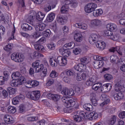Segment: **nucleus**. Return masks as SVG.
I'll return each instance as SVG.
<instances>
[{
  "label": "nucleus",
  "instance_id": "obj_27",
  "mask_svg": "<svg viewBox=\"0 0 125 125\" xmlns=\"http://www.w3.org/2000/svg\"><path fill=\"white\" fill-rule=\"evenodd\" d=\"M85 78H86V75L85 73H83L82 74H77L76 79L78 82H81V81L85 80Z\"/></svg>",
  "mask_w": 125,
  "mask_h": 125
},
{
  "label": "nucleus",
  "instance_id": "obj_56",
  "mask_svg": "<svg viewBox=\"0 0 125 125\" xmlns=\"http://www.w3.org/2000/svg\"><path fill=\"white\" fill-rule=\"evenodd\" d=\"M54 83V80H53V79H50L48 80L46 83V85L48 86H50V85H51V84H53Z\"/></svg>",
  "mask_w": 125,
  "mask_h": 125
},
{
  "label": "nucleus",
  "instance_id": "obj_45",
  "mask_svg": "<svg viewBox=\"0 0 125 125\" xmlns=\"http://www.w3.org/2000/svg\"><path fill=\"white\" fill-rule=\"evenodd\" d=\"M66 75L67 77H73L75 76V72L71 70H67L66 71Z\"/></svg>",
  "mask_w": 125,
  "mask_h": 125
},
{
  "label": "nucleus",
  "instance_id": "obj_21",
  "mask_svg": "<svg viewBox=\"0 0 125 125\" xmlns=\"http://www.w3.org/2000/svg\"><path fill=\"white\" fill-rule=\"evenodd\" d=\"M46 27V24H45V23H37L36 25H35V28L36 31H43Z\"/></svg>",
  "mask_w": 125,
  "mask_h": 125
},
{
  "label": "nucleus",
  "instance_id": "obj_36",
  "mask_svg": "<svg viewBox=\"0 0 125 125\" xmlns=\"http://www.w3.org/2000/svg\"><path fill=\"white\" fill-rule=\"evenodd\" d=\"M31 56H32L33 58H38L39 57H43V55L41 53H39L37 51L34 52L31 54Z\"/></svg>",
  "mask_w": 125,
  "mask_h": 125
},
{
  "label": "nucleus",
  "instance_id": "obj_8",
  "mask_svg": "<svg viewBox=\"0 0 125 125\" xmlns=\"http://www.w3.org/2000/svg\"><path fill=\"white\" fill-rule=\"evenodd\" d=\"M11 58L15 62L20 63L23 62L24 56L22 54H19V53H14L11 55Z\"/></svg>",
  "mask_w": 125,
  "mask_h": 125
},
{
  "label": "nucleus",
  "instance_id": "obj_1",
  "mask_svg": "<svg viewBox=\"0 0 125 125\" xmlns=\"http://www.w3.org/2000/svg\"><path fill=\"white\" fill-rule=\"evenodd\" d=\"M98 118V114L95 111H93L88 114L83 111H78L77 115L73 116L74 120L77 123H80L84 119H88L89 121H92V120H96Z\"/></svg>",
  "mask_w": 125,
  "mask_h": 125
},
{
  "label": "nucleus",
  "instance_id": "obj_53",
  "mask_svg": "<svg viewBox=\"0 0 125 125\" xmlns=\"http://www.w3.org/2000/svg\"><path fill=\"white\" fill-rule=\"evenodd\" d=\"M50 78H56V77H58V74L55 70H53L50 74Z\"/></svg>",
  "mask_w": 125,
  "mask_h": 125
},
{
  "label": "nucleus",
  "instance_id": "obj_52",
  "mask_svg": "<svg viewBox=\"0 0 125 125\" xmlns=\"http://www.w3.org/2000/svg\"><path fill=\"white\" fill-rule=\"evenodd\" d=\"M90 100L93 106H97L98 105V104L97 103V100L95 97L91 98Z\"/></svg>",
  "mask_w": 125,
  "mask_h": 125
},
{
  "label": "nucleus",
  "instance_id": "obj_39",
  "mask_svg": "<svg viewBox=\"0 0 125 125\" xmlns=\"http://www.w3.org/2000/svg\"><path fill=\"white\" fill-rule=\"evenodd\" d=\"M116 121H117V117H116V116L113 115L111 117V118L110 119L109 124L110 125H115V124H116Z\"/></svg>",
  "mask_w": 125,
  "mask_h": 125
},
{
  "label": "nucleus",
  "instance_id": "obj_6",
  "mask_svg": "<svg viewBox=\"0 0 125 125\" xmlns=\"http://www.w3.org/2000/svg\"><path fill=\"white\" fill-rule=\"evenodd\" d=\"M106 29L104 32L106 36L110 37L113 35V32H116L117 30V25L114 23H108L106 25Z\"/></svg>",
  "mask_w": 125,
  "mask_h": 125
},
{
  "label": "nucleus",
  "instance_id": "obj_7",
  "mask_svg": "<svg viewBox=\"0 0 125 125\" xmlns=\"http://www.w3.org/2000/svg\"><path fill=\"white\" fill-rule=\"evenodd\" d=\"M26 96L28 98H29V99L37 101V100H39L40 97H41V92H40V91L29 92L27 94Z\"/></svg>",
  "mask_w": 125,
  "mask_h": 125
},
{
  "label": "nucleus",
  "instance_id": "obj_28",
  "mask_svg": "<svg viewBox=\"0 0 125 125\" xmlns=\"http://www.w3.org/2000/svg\"><path fill=\"white\" fill-rule=\"evenodd\" d=\"M21 78H24V77L22 76L19 72H15L12 74L13 80H20Z\"/></svg>",
  "mask_w": 125,
  "mask_h": 125
},
{
  "label": "nucleus",
  "instance_id": "obj_15",
  "mask_svg": "<svg viewBox=\"0 0 125 125\" xmlns=\"http://www.w3.org/2000/svg\"><path fill=\"white\" fill-rule=\"evenodd\" d=\"M100 87L101 92L105 93V92H108V91H110V89H112V84L107 83Z\"/></svg>",
  "mask_w": 125,
  "mask_h": 125
},
{
  "label": "nucleus",
  "instance_id": "obj_60",
  "mask_svg": "<svg viewBox=\"0 0 125 125\" xmlns=\"http://www.w3.org/2000/svg\"><path fill=\"white\" fill-rule=\"evenodd\" d=\"M85 84L87 86H91L93 84L92 82L88 79L85 82Z\"/></svg>",
  "mask_w": 125,
  "mask_h": 125
},
{
  "label": "nucleus",
  "instance_id": "obj_43",
  "mask_svg": "<svg viewBox=\"0 0 125 125\" xmlns=\"http://www.w3.org/2000/svg\"><path fill=\"white\" fill-rule=\"evenodd\" d=\"M69 6L63 5L61 8V11L62 13H66L68 11V9H69Z\"/></svg>",
  "mask_w": 125,
  "mask_h": 125
},
{
  "label": "nucleus",
  "instance_id": "obj_2",
  "mask_svg": "<svg viewBox=\"0 0 125 125\" xmlns=\"http://www.w3.org/2000/svg\"><path fill=\"white\" fill-rule=\"evenodd\" d=\"M50 65L52 67H57L58 64L60 66H66L67 65V60L63 57L59 56L57 59L50 58L49 60Z\"/></svg>",
  "mask_w": 125,
  "mask_h": 125
},
{
  "label": "nucleus",
  "instance_id": "obj_54",
  "mask_svg": "<svg viewBox=\"0 0 125 125\" xmlns=\"http://www.w3.org/2000/svg\"><path fill=\"white\" fill-rule=\"evenodd\" d=\"M12 49V45L10 44H8L4 47V50L5 51H10Z\"/></svg>",
  "mask_w": 125,
  "mask_h": 125
},
{
  "label": "nucleus",
  "instance_id": "obj_46",
  "mask_svg": "<svg viewBox=\"0 0 125 125\" xmlns=\"http://www.w3.org/2000/svg\"><path fill=\"white\" fill-rule=\"evenodd\" d=\"M51 34V31L49 29H47L45 31L43 32V36L44 37H50Z\"/></svg>",
  "mask_w": 125,
  "mask_h": 125
},
{
  "label": "nucleus",
  "instance_id": "obj_25",
  "mask_svg": "<svg viewBox=\"0 0 125 125\" xmlns=\"http://www.w3.org/2000/svg\"><path fill=\"white\" fill-rule=\"evenodd\" d=\"M74 38L75 41L77 42H81L83 41V35H82L81 32H78L76 33L74 35Z\"/></svg>",
  "mask_w": 125,
  "mask_h": 125
},
{
  "label": "nucleus",
  "instance_id": "obj_61",
  "mask_svg": "<svg viewBox=\"0 0 125 125\" xmlns=\"http://www.w3.org/2000/svg\"><path fill=\"white\" fill-rule=\"evenodd\" d=\"M122 92H119L118 93H117L118 96V98L119 99V100L121 99H123V98H124V94Z\"/></svg>",
  "mask_w": 125,
  "mask_h": 125
},
{
  "label": "nucleus",
  "instance_id": "obj_32",
  "mask_svg": "<svg viewBox=\"0 0 125 125\" xmlns=\"http://www.w3.org/2000/svg\"><path fill=\"white\" fill-rule=\"evenodd\" d=\"M58 21L59 23H61L62 25H64L67 22V20L63 16H60L58 18Z\"/></svg>",
  "mask_w": 125,
  "mask_h": 125
},
{
  "label": "nucleus",
  "instance_id": "obj_31",
  "mask_svg": "<svg viewBox=\"0 0 125 125\" xmlns=\"http://www.w3.org/2000/svg\"><path fill=\"white\" fill-rule=\"evenodd\" d=\"M35 16L30 15L28 16L27 19L26 20V22L30 23L32 26H35V23H34V19L35 18Z\"/></svg>",
  "mask_w": 125,
  "mask_h": 125
},
{
  "label": "nucleus",
  "instance_id": "obj_4",
  "mask_svg": "<svg viewBox=\"0 0 125 125\" xmlns=\"http://www.w3.org/2000/svg\"><path fill=\"white\" fill-rule=\"evenodd\" d=\"M46 42V39H45V38H41L34 45V48L39 52H41V53L45 52V51H46L45 48H44L43 45H42V43H44V42Z\"/></svg>",
  "mask_w": 125,
  "mask_h": 125
},
{
  "label": "nucleus",
  "instance_id": "obj_48",
  "mask_svg": "<svg viewBox=\"0 0 125 125\" xmlns=\"http://www.w3.org/2000/svg\"><path fill=\"white\" fill-rule=\"evenodd\" d=\"M6 81H7V80L3 77V76H0V85H3Z\"/></svg>",
  "mask_w": 125,
  "mask_h": 125
},
{
  "label": "nucleus",
  "instance_id": "obj_38",
  "mask_svg": "<svg viewBox=\"0 0 125 125\" xmlns=\"http://www.w3.org/2000/svg\"><path fill=\"white\" fill-rule=\"evenodd\" d=\"M8 112L10 114H14L16 112V108L14 106H9L7 108Z\"/></svg>",
  "mask_w": 125,
  "mask_h": 125
},
{
  "label": "nucleus",
  "instance_id": "obj_62",
  "mask_svg": "<svg viewBox=\"0 0 125 125\" xmlns=\"http://www.w3.org/2000/svg\"><path fill=\"white\" fill-rule=\"evenodd\" d=\"M57 89L58 90V91L60 92L62 90V85H61V84L60 83H59L57 85Z\"/></svg>",
  "mask_w": 125,
  "mask_h": 125
},
{
  "label": "nucleus",
  "instance_id": "obj_16",
  "mask_svg": "<svg viewBox=\"0 0 125 125\" xmlns=\"http://www.w3.org/2000/svg\"><path fill=\"white\" fill-rule=\"evenodd\" d=\"M4 121L6 124H13L14 123V119L11 116L6 114L4 116Z\"/></svg>",
  "mask_w": 125,
  "mask_h": 125
},
{
  "label": "nucleus",
  "instance_id": "obj_58",
  "mask_svg": "<svg viewBox=\"0 0 125 125\" xmlns=\"http://www.w3.org/2000/svg\"><path fill=\"white\" fill-rule=\"evenodd\" d=\"M89 79H90V81L93 83V84L96 83L97 79L95 76L90 77Z\"/></svg>",
  "mask_w": 125,
  "mask_h": 125
},
{
  "label": "nucleus",
  "instance_id": "obj_51",
  "mask_svg": "<svg viewBox=\"0 0 125 125\" xmlns=\"http://www.w3.org/2000/svg\"><path fill=\"white\" fill-rule=\"evenodd\" d=\"M73 52L75 54V55H78V54H80L81 52H82V49L80 48H76L75 49L73 50Z\"/></svg>",
  "mask_w": 125,
  "mask_h": 125
},
{
  "label": "nucleus",
  "instance_id": "obj_47",
  "mask_svg": "<svg viewBox=\"0 0 125 125\" xmlns=\"http://www.w3.org/2000/svg\"><path fill=\"white\" fill-rule=\"evenodd\" d=\"M47 47L50 50H54L55 49V44L54 43H51L47 44Z\"/></svg>",
  "mask_w": 125,
  "mask_h": 125
},
{
  "label": "nucleus",
  "instance_id": "obj_57",
  "mask_svg": "<svg viewBox=\"0 0 125 125\" xmlns=\"http://www.w3.org/2000/svg\"><path fill=\"white\" fill-rule=\"evenodd\" d=\"M93 58L94 60H96L97 61H101L103 59L102 57L100 56H94Z\"/></svg>",
  "mask_w": 125,
  "mask_h": 125
},
{
  "label": "nucleus",
  "instance_id": "obj_11",
  "mask_svg": "<svg viewBox=\"0 0 125 125\" xmlns=\"http://www.w3.org/2000/svg\"><path fill=\"white\" fill-rule=\"evenodd\" d=\"M62 94L66 97L70 98V96H73L75 95V91L72 89H68L67 87L63 88L62 91Z\"/></svg>",
  "mask_w": 125,
  "mask_h": 125
},
{
  "label": "nucleus",
  "instance_id": "obj_44",
  "mask_svg": "<svg viewBox=\"0 0 125 125\" xmlns=\"http://www.w3.org/2000/svg\"><path fill=\"white\" fill-rule=\"evenodd\" d=\"M39 84H40L39 81L36 80L31 81L30 85H32V87H36V86H38Z\"/></svg>",
  "mask_w": 125,
  "mask_h": 125
},
{
  "label": "nucleus",
  "instance_id": "obj_30",
  "mask_svg": "<svg viewBox=\"0 0 125 125\" xmlns=\"http://www.w3.org/2000/svg\"><path fill=\"white\" fill-rule=\"evenodd\" d=\"M102 13H103V11L102 9L94 10L93 15L95 17H98V16H100L101 15H102Z\"/></svg>",
  "mask_w": 125,
  "mask_h": 125
},
{
  "label": "nucleus",
  "instance_id": "obj_29",
  "mask_svg": "<svg viewBox=\"0 0 125 125\" xmlns=\"http://www.w3.org/2000/svg\"><path fill=\"white\" fill-rule=\"evenodd\" d=\"M91 24L93 26H101V24H102V21H101V20L99 19H94L91 21Z\"/></svg>",
  "mask_w": 125,
  "mask_h": 125
},
{
  "label": "nucleus",
  "instance_id": "obj_42",
  "mask_svg": "<svg viewBox=\"0 0 125 125\" xmlns=\"http://www.w3.org/2000/svg\"><path fill=\"white\" fill-rule=\"evenodd\" d=\"M104 78L105 81H109L113 79V76L110 74H105L104 75Z\"/></svg>",
  "mask_w": 125,
  "mask_h": 125
},
{
  "label": "nucleus",
  "instance_id": "obj_41",
  "mask_svg": "<svg viewBox=\"0 0 125 125\" xmlns=\"http://www.w3.org/2000/svg\"><path fill=\"white\" fill-rule=\"evenodd\" d=\"M110 62L111 63H117V61H118L119 59L118 57L116 55H112L110 57Z\"/></svg>",
  "mask_w": 125,
  "mask_h": 125
},
{
  "label": "nucleus",
  "instance_id": "obj_9",
  "mask_svg": "<svg viewBox=\"0 0 125 125\" xmlns=\"http://www.w3.org/2000/svg\"><path fill=\"white\" fill-rule=\"evenodd\" d=\"M12 81L10 82L11 86H15V87L18 86V85H21L23 83H26V79L25 77H21L20 79H13Z\"/></svg>",
  "mask_w": 125,
  "mask_h": 125
},
{
  "label": "nucleus",
  "instance_id": "obj_26",
  "mask_svg": "<svg viewBox=\"0 0 125 125\" xmlns=\"http://www.w3.org/2000/svg\"><path fill=\"white\" fill-rule=\"evenodd\" d=\"M74 47H75V43L74 42H71L70 43L65 44L62 47V49H66L69 50L70 49L74 48Z\"/></svg>",
  "mask_w": 125,
  "mask_h": 125
},
{
  "label": "nucleus",
  "instance_id": "obj_14",
  "mask_svg": "<svg viewBox=\"0 0 125 125\" xmlns=\"http://www.w3.org/2000/svg\"><path fill=\"white\" fill-rule=\"evenodd\" d=\"M47 98L53 100L55 102H57V101H59V100H60V99L61 98V96L58 94L48 93L47 95Z\"/></svg>",
  "mask_w": 125,
  "mask_h": 125
},
{
  "label": "nucleus",
  "instance_id": "obj_20",
  "mask_svg": "<svg viewBox=\"0 0 125 125\" xmlns=\"http://www.w3.org/2000/svg\"><path fill=\"white\" fill-rule=\"evenodd\" d=\"M102 100L104 101V102L101 104V106H104L105 104H109V103L110 102V99H109V97H108L107 95L104 94L102 95Z\"/></svg>",
  "mask_w": 125,
  "mask_h": 125
},
{
  "label": "nucleus",
  "instance_id": "obj_63",
  "mask_svg": "<svg viewBox=\"0 0 125 125\" xmlns=\"http://www.w3.org/2000/svg\"><path fill=\"white\" fill-rule=\"evenodd\" d=\"M50 10H51V6H50V5L46 6L44 8V11H45V12H48V11H50Z\"/></svg>",
  "mask_w": 125,
  "mask_h": 125
},
{
  "label": "nucleus",
  "instance_id": "obj_37",
  "mask_svg": "<svg viewBox=\"0 0 125 125\" xmlns=\"http://www.w3.org/2000/svg\"><path fill=\"white\" fill-rule=\"evenodd\" d=\"M83 108L86 111H91L92 110V105L90 104H85L83 105Z\"/></svg>",
  "mask_w": 125,
  "mask_h": 125
},
{
  "label": "nucleus",
  "instance_id": "obj_33",
  "mask_svg": "<svg viewBox=\"0 0 125 125\" xmlns=\"http://www.w3.org/2000/svg\"><path fill=\"white\" fill-rule=\"evenodd\" d=\"M54 18H55V14L51 13L49 14L47 17L46 21L47 22H52V21L54 20Z\"/></svg>",
  "mask_w": 125,
  "mask_h": 125
},
{
  "label": "nucleus",
  "instance_id": "obj_10",
  "mask_svg": "<svg viewBox=\"0 0 125 125\" xmlns=\"http://www.w3.org/2000/svg\"><path fill=\"white\" fill-rule=\"evenodd\" d=\"M97 8V4L91 2L87 4L84 7V10L87 13H91Z\"/></svg>",
  "mask_w": 125,
  "mask_h": 125
},
{
  "label": "nucleus",
  "instance_id": "obj_40",
  "mask_svg": "<svg viewBox=\"0 0 125 125\" xmlns=\"http://www.w3.org/2000/svg\"><path fill=\"white\" fill-rule=\"evenodd\" d=\"M26 111V105H24L23 104H21L19 106V113H24Z\"/></svg>",
  "mask_w": 125,
  "mask_h": 125
},
{
  "label": "nucleus",
  "instance_id": "obj_49",
  "mask_svg": "<svg viewBox=\"0 0 125 125\" xmlns=\"http://www.w3.org/2000/svg\"><path fill=\"white\" fill-rule=\"evenodd\" d=\"M100 86L98 85V84L94 83L93 85L92 86V88L93 90H98L100 87H101V83L99 84Z\"/></svg>",
  "mask_w": 125,
  "mask_h": 125
},
{
  "label": "nucleus",
  "instance_id": "obj_22",
  "mask_svg": "<svg viewBox=\"0 0 125 125\" xmlns=\"http://www.w3.org/2000/svg\"><path fill=\"white\" fill-rule=\"evenodd\" d=\"M0 21H3L4 23L9 22V16L7 14H1V12L0 11Z\"/></svg>",
  "mask_w": 125,
  "mask_h": 125
},
{
  "label": "nucleus",
  "instance_id": "obj_35",
  "mask_svg": "<svg viewBox=\"0 0 125 125\" xmlns=\"http://www.w3.org/2000/svg\"><path fill=\"white\" fill-rule=\"evenodd\" d=\"M62 56L63 57H69L71 55V51L69 49H65L62 53Z\"/></svg>",
  "mask_w": 125,
  "mask_h": 125
},
{
  "label": "nucleus",
  "instance_id": "obj_50",
  "mask_svg": "<svg viewBox=\"0 0 125 125\" xmlns=\"http://www.w3.org/2000/svg\"><path fill=\"white\" fill-rule=\"evenodd\" d=\"M9 75H10V73L9 72V71H7V70H5L3 72V77L7 80H8V78H9Z\"/></svg>",
  "mask_w": 125,
  "mask_h": 125
},
{
  "label": "nucleus",
  "instance_id": "obj_34",
  "mask_svg": "<svg viewBox=\"0 0 125 125\" xmlns=\"http://www.w3.org/2000/svg\"><path fill=\"white\" fill-rule=\"evenodd\" d=\"M8 92L9 93V95L10 97H12L14 94H15V93L16 92V91L15 90V89L11 87H9L7 89Z\"/></svg>",
  "mask_w": 125,
  "mask_h": 125
},
{
  "label": "nucleus",
  "instance_id": "obj_3",
  "mask_svg": "<svg viewBox=\"0 0 125 125\" xmlns=\"http://www.w3.org/2000/svg\"><path fill=\"white\" fill-rule=\"evenodd\" d=\"M81 63L75 65L74 67L75 70L81 72L82 71H85L86 70V64L89 62L88 59L86 57H83L80 59Z\"/></svg>",
  "mask_w": 125,
  "mask_h": 125
},
{
  "label": "nucleus",
  "instance_id": "obj_55",
  "mask_svg": "<svg viewBox=\"0 0 125 125\" xmlns=\"http://www.w3.org/2000/svg\"><path fill=\"white\" fill-rule=\"evenodd\" d=\"M70 6L71 7H77L78 6V2L75 0H72Z\"/></svg>",
  "mask_w": 125,
  "mask_h": 125
},
{
  "label": "nucleus",
  "instance_id": "obj_13",
  "mask_svg": "<svg viewBox=\"0 0 125 125\" xmlns=\"http://www.w3.org/2000/svg\"><path fill=\"white\" fill-rule=\"evenodd\" d=\"M75 104V101H74L72 99L68 98V100L66 102V104H64V106L66 107V108H64V111H65L66 113H71L72 111L69 110L70 109H69V108H70V107H73Z\"/></svg>",
  "mask_w": 125,
  "mask_h": 125
},
{
  "label": "nucleus",
  "instance_id": "obj_19",
  "mask_svg": "<svg viewBox=\"0 0 125 125\" xmlns=\"http://www.w3.org/2000/svg\"><path fill=\"white\" fill-rule=\"evenodd\" d=\"M23 98L24 96L23 95H20L19 96H17L12 99V104L13 105H17V104H19V101H20V99H23Z\"/></svg>",
  "mask_w": 125,
  "mask_h": 125
},
{
  "label": "nucleus",
  "instance_id": "obj_12",
  "mask_svg": "<svg viewBox=\"0 0 125 125\" xmlns=\"http://www.w3.org/2000/svg\"><path fill=\"white\" fill-rule=\"evenodd\" d=\"M115 90L117 92L120 91V92H125V87L124 84L122 83V81H118L115 84Z\"/></svg>",
  "mask_w": 125,
  "mask_h": 125
},
{
  "label": "nucleus",
  "instance_id": "obj_64",
  "mask_svg": "<svg viewBox=\"0 0 125 125\" xmlns=\"http://www.w3.org/2000/svg\"><path fill=\"white\" fill-rule=\"evenodd\" d=\"M119 117L120 119H125V111H124L123 112H121L119 115Z\"/></svg>",
  "mask_w": 125,
  "mask_h": 125
},
{
  "label": "nucleus",
  "instance_id": "obj_23",
  "mask_svg": "<svg viewBox=\"0 0 125 125\" xmlns=\"http://www.w3.org/2000/svg\"><path fill=\"white\" fill-rule=\"evenodd\" d=\"M34 14H36V18L38 21H42L43 18H44L45 16V14L42 12H39L37 13H36V12H34Z\"/></svg>",
  "mask_w": 125,
  "mask_h": 125
},
{
  "label": "nucleus",
  "instance_id": "obj_59",
  "mask_svg": "<svg viewBox=\"0 0 125 125\" xmlns=\"http://www.w3.org/2000/svg\"><path fill=\"white\" fill-rule=\"evenodd\" d=\"M5 32V28L3 26H0V34L1 35H4Z\"/></svg>",
  "mask_w": 125,
  "mask_h": 125
},
{
  "label": "nucleus",
  "instance_id": "obj_24",
  "mask_svg": "<svg viewBox=\"0 0 125 125\" xmlns=\"http://www.w3.org/2000/svg\"><path fill=\"white\" fill-rule=\"evenodd\" d=\"M98 39V36L96 34H92L89 37V42L90 44H94Z\"/></svg>",
  "mask_w": 125,
  "mask_h": 125
},
{
  "label": "nucleus",
  "instance_id": "obj_17",
  "mask_svg": "<svg viewBox=\"0 0 125 125\" xmlns=\"http://www.w3.org/2000/svg\"><path fill=\"white\" fill-rule=\"evenodd\" d=\"M32 24L31 23H23L21 24V28L23 30V31H25V32H28L29 31H32V30H34V27L31 26Z\"/></svg>",
  "mask_w": 125,
  "mask_h": 125
},
{
  "label": "nucleus",
  "instance_id": "obj_5",
  "mask_svg": "<svg viewBox=\"0 0 125 125\" xmlns=\"http://www.w3.org/2000/svg\"><path fill=\"white\" fill-rule=\"evenodd\" d=\"M32 67L35 68V73H40V72H42V73H43L44 76H46L47 74V69L46 67H44L43 64H40L38 62H33Z\"/></svg>",
  "mask_w": 125,
  "mask_h": 125
},
{
  "label": "nucleus",
  "instance_id": "obj_18",
  "mask_svg": "<svg viewBox=\"0 0 125 125\" xmlns=\"http://www.w3.org/2000/svg\"><path fill=\"white\" fill-rule=\"evenodd\" d=\"M96 46L100 50H104L106 47V44L104 42L98 41L96 43Z\"/></svg>",
  "mask_w": 125,
  "mask_h": 125
}]
</instances>
